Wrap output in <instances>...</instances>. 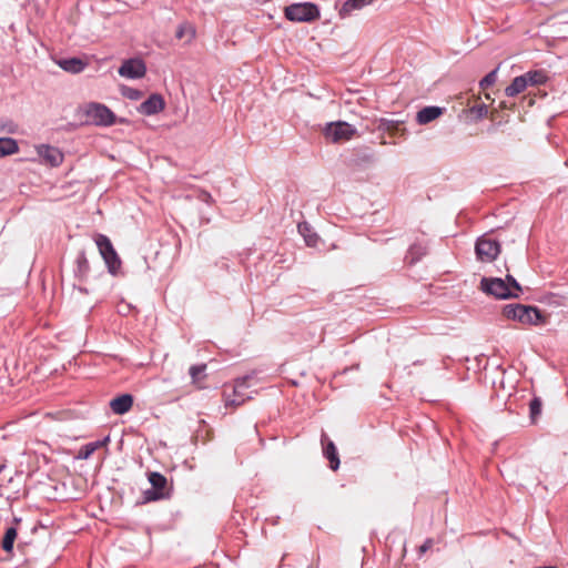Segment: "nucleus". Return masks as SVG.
<instances>
[{"mask_svg":"<svg viewBox=\"0 0 568 568\" xmlns=\"http://www.w3.org/2000/svg\"><path fill=\"white\" fill-rule=\"evenodd\" d=\"M503 315L513 321L527 325H544L547 316L536 306L523 304H508L503 308Z\"/></svg>","mask_w":568,"mask_h":568,"instance_id":"nucleus-1","label":"nucleus"},{"mask_svg":"<svg viewBox=\"0 0 568 568\" xmlns=\"http://www.w3.org/2000/svg\"><path fill=\"white\" fill-rule=\"evenodd\" d=\"M284 18L294 23H312L320 19L321 12L313 2H294L283 10Z\"/></svg>","mask_w":568,"mask_h":568,"instance_id":"nucleus-2","label":"nucleus"},{"mask_svg":"<svg viewBox=\"0 0 568 568\" xmlns=\"http://www.w3.org/2000/svg\"><path fill=\"white\" fill-rule=\"evenodd\" d=\"M255 381V376L253 374L245 375L242 377H239L235 379L234 385L232 386V393L233 397L230 398L229 395H226L227 388L224 389L225 398V406H240L245 400L251 399V393L247 392L250 387L253 386V382Z\"/></svg>","mask_w":568,"mask_h":568,"instance_id":"nucleus-3","label":"nucleus"},{"mask_svg":"<svg viewBox=\"0 0 568 568\" xmlns=\"http://www.w3.org/2000/svg\"><path fill=\"white\" fill-rule=\"evenodd\" d=\"M357 134V130L345 121L326 123L323 129L324 138L332 143L349 141Z\"/></svg>","mask_w":568,"mask_h":568,"instance_id":"nucleus-4","label":"nucleus"},{"mask_svg":"<svg viewBox=\"0 0 568 568\" xmlns=\"http://www.w3.org/2000/svg\"><path fill=\"white\" fill-rule=\"evenodd\" d=\"M95 244L109 268V272L115 274L121 266V260L118 253L115 252L111 241L108 236L103 234H98L95 236Z\"/></svg>","mask_w":568,"mask_h":568,"instance_id":"nucleus-5","label":"nucleus"},{"mask_svg":"<svg viewBox=\"0 0 568 568\" xmlns=\"http://www.w3.org/2000/svg\"><path fill=\"white\" fill-rule=\"evenodd\" d=\"M480 288L484 293L500 300L518 297V294L514 293L508 284L499 277H483Z\"/></svg>","mask_w":568,"mask_h":568,"instance_id":"nucleus-6","label":"nucleus"},{"mask_svg":"<svg viewBox=\"0 0 568 568\" xmlns=\"http://www.w3.org/2000/svg\"><path fill=\"white\" fill-rule=\"evenodd\" d=\"M475 253L480 262H493L500 253V243L483 235L476 241Z\"/></svg>","mask_w":568,"mask_h":568,"instance_id":"nucleus-7","label":"nucleus"},{"mask_svg":"<svg viewBox=\"0 0 568 568\" xmlns=\"http://www.w3.org/2000/svg\"><path fill=\"white\" fill-rule=\"evenodd\" d=\"M87 115L98 125H111L115 120L113 112L105 105L99 103L89 104Z\"/></svg>","mask_w":568,"mask_h":568,"instance_id":"nucleus-8","label":"nucleus"},{"mask_svg":"<svg viewBox=\"0 0 568 568\" xmlns=\"http://www.w3.org/2000/svg\"><path fill=\"white\" fill-rule=\"evenodd\" d=\"M149 481L152 485V489L145 491V499L150 501L163 498L168 484L166 478L162 474L153 471L149 475Z\"/></svg>","mask_w":568,"mask_h":568,"instance_id":"nucleus-9","label":"nucleus"},{"mask_svg":"<svg viewBox=\"0 0 568 568\" xmlns=\"http://www.w3.org/2000/svg\"><path fill=\"white\" fill-rule=\"evenodd\" d=\"M146 67L140 59H129L119 68V74L129 79H140L145 75Z\"/></svg>","mask_w":568,"mask_h":568,"instance_id":"nucleus-10","label":"nucleus"},{"mask_svg":"<svg viewBox=\"0 0 568 568\" xmlns=\"http://www.w3.org/2000/svg\"><path fill=\"white\" fill-rule=\"evenodd\" d=\"M321 444L324 457L329 462V468L336 471L339 468L341 460L337 448L333 440H331L325 432H322Z\"/></svg>","mask_w":568,"mask_h":568,"instance_id":"nucleus-11","label":"nucleus"},{"mask_svg":"<svg viewBox=\"0 0 568 568\" xmlns=\"http://www.w3.org/2000/svg\"><path fill=\"white\" fill-rule=\"evenodd\" d=\"M37 153L42 161L51 166H58L63 161V153L54 146L41 144L37 146Z\"/></svg>","mask_w":568,"mask_h":568,"instance_id":"nucleus-12","label":"nucleus"},{"mask_svg":"<svg viewBox=\"0 0 568 568\" xmlns=\"http://www.w3.org/2000/svg\"><path fill=\"white\" fill-rule=\"evenodd\" d=\"M165 106V102L160 94H151L139 106V112L144 115H153L161 112Z\"/></svg>","mask_w":568,"mask_h":568,"instance_id":"nucleus-13","label":"nucleus"},{"mask_svg":"<svg viewBox=\"0 0 568 568\" xmlns=\"http://www.w3.org/2000/svg\"><path fill=\"white\" fill-rule=\"evenodd\" d=\"M428 253V246L425 242L417 241L413 243L406 253L405 263L409 266L418 263Z\"/></svg>","mask_w":568,"mask_h":568,"instance_id":"nucleus-14","label":"nucleus"},{"mask_svg":"<svg viewBox=\"0 0 568 568\" xmlns=\"http://www.w3.org/2000/svg\"><path fill=\"white\" fill-rule=\"evenodd\" d=\"M133 405V397L130 394H122L110 402V408L116 415L128 413Z\"/></svg>","mask_w":568,"mask_h":568,"instance_id":"nucleus-15","label":"nucleus"},{"mask_svg":"<svg viewBox=\"0 0 568 568\" xmlns=\"http://www.w3.org/2000/svg\"><path fill=\"white\" fill-rule=\"evenodd\" d=\"M444 109L440 106H425L417 112L416 120L419 124H427L443 114Z\"/></svg>","mask_w":568,"mask_h":568,"instance_id":"nucleus-16","label":"nucleus"},{"mask_svg":"<svg viewBox=\"0 0 568 568\" xmlns=\"http://www.w3.org/2000/svg\"><path fill=\"white\" fill-rule=\"evenodd\" d=\"M353 156H354L353 161L357 165L372 164L376 160L375 154L367 146H359V148L354 149Z\"/></svg>","mask_w":568,"mask_h":568,"instance_id":"nucleus-17","label":"nucleus"},{"mask_svg":"<svg viewBox=\"0 0 568 568\" xmlns=\"http://www.w3.org/2000/svg\"><path fill=\"white\" fill-rule=\"evenodd\" d=\"M59 67L70 73H80L87 67V63L79 58L62 59L58 62Z\"/></svg>","mask_w":568,"mask_h":568,"instance_id":"nucleus-18","label":"nucleus"},{"mask_svg":"<svg viewBox=\"0 0 568 568\" xmlns=\"http://www.w3.org/2000/svg\"><path fill=\"white\" fill-rule=\"evenodd\" d=\"M523 75L526 78L528 87L542 85L549 80L547 71L542 69L529 70Z\"/></svg>","mask_w":568,"mask_h":568,"instance_id":"nucleus-19","label":"nucleus"},{"mask_svg":"<svg viewBox=\"0 0 568 568\" xmlns=\"http://www.w3.org/2000/svg\"><path fill=\"white\" fill-rule=\"evenodd\" d=\"M528 87V82L526 78L521 74L511 81V83L506 87L505 94L509 98H514L518 95L519 93L524 92Z\"/></svg>","mask_w":568,"mask_h":568,"instance_id":"nucleus-20","label":"nucleus"},{"mask_svg":"<svg viewBox=\"0 0 568 568\" xmlns=\"http://www.w3.org/2000/svg\"><path fill=\"white\" fill-rule=\"evenodd\" d=\"M373 0H346L339 11L338 14L341 18H345L351 14L353 10H359L365 6L369 4Z\"/></svg>","mask_w":568,"mask_h":568,"instance_id":"nucleus-21","label":"nucleus"},{"mask_svg":"<svg viewBox=\"0 0 568 568\" xmlns=\"http://www.w3.org/2000/svg\"><path fill=\"white\" fill-rule=\"evenodd\" d=\"M19 151L18 143L11 138H0V158L16 154Z\"/></svg>","mask_w":568,"mask_h":568,"instance_id":"nucleus-22","label":"nucleus"},{"mask_svg":"<svg viewBox=\"0 0 568 568\" xmlns=\"http://www.w3.org/2000/svg\"><path fill=\"white\" fill-rule=\"evenodd\" d=\"M205 369H206V365H204V364L203 365H194V366H191V368H190V375L192 378V383L199 388H202L204 386L203 381L206 378Z\"/></svg>","mask_w":568,"mask_h":568,"instance_id":"nucleus-23","label":"nucleus"},{"mask_svg":"<svg viewBox=\"0 0 568 568\" xmlns=\"http://www.w3.org/2000/svg\"><path fill=\"white\" fill-rule=\"evenodd\" d=\"M542 410V400L538 396H534L529 403V418L532 424H536Z\"/></svg>","mask_w":568,"mask_h":568,"instance_id":"nucleus-24","label":"nucleus"},{"mask_svg":"<svg viewBox=\"0 0 568 568\" xmlns=\"http://www.w3.org/2000/svg\"><path fill=\"white\" fill-rule=\"evenodd\" d=\"M16 538H17V529L13 527L8 528L6 530L4 537L2 539L3 550L10 552L13 548Z\"/></svg>","mask_w":568,"mask_h":568,"instance_id":"nucleus-25","label":"nucleus"},{"mask_svg":"<svg viewBox=\"0 0 568 568\" xmlns=\"http://www.w3.org/2000/svg\"><path fill=\"white\" fill-rule=\"evenodd\" d=\"M175 37L180 40L189 42L194 37V29L191 24H181L176 30Z\"/></svg>","mask_w":568,"mask_h":568,"instance_id":"nucleus-26","label":"nucleus"},{"mask_svg":"<svg viewBox=\"0 0 568 568\" xmlns=\"http://www.w3.org/2000/svg\"><path fill=\"white\" fill-rule=\"evenodd\" d=\"M298 231L303 234L307 246L315 247L317 245V242L320 240L318 235L316 233H311L306 225L303 226L302 224H300Z\"/></svg>","mask_w":568,"mask_h":568,"instance_id":"nucleus-27","label":"nucleus"},{"mask_svg":"<svg viewBox=\"0 0 568 568\" xmlns=\"http://www.w3.org/2000/svg\"><path fill=\"white\" fill-rule=\"evenodd\" d=\"M473 120L478 121L487 116L488 108L486 104H476L468 110Z\"/></svg>","mask_w":568,"mask_h":568,"instance_id":"nucleus-28","label":"nucleus"},{"mask_svg":"<svg viewBox=\"0 0 568 568\" xmlns=\"http://www.w3.org/2000/svg\"><path fill=\"white\" fill-rule=\"evenodd\" d=\"M497 71H498V68H496L495 70L490 71L489 73H487L480 81H479V87L481 90H486L488 89L489 87H491L493 84H495L496 80H497Z\"/></svg>","mask_w":568,"mask_h":568,"instance_id":"nucleus-29","label":"nucleus"},{"mask_svg":"<svg viewBox=\"0 0 568 568\" xmlns=\"http://www.w3.org/2000/svg\"><path fill=\"white\" fill-rule=\"evenodd\" d=\"M377 128L378 130L393 132L398 130V122L388 119H379Z\"/></svg>","mask_w":568,"mask_h":568,"instance_id":"nucleus-30","label":"nucleus"},{"mask_svg":"<svg viewBox=\"0 0 568 568\" xmlns=\"http://www.w3.org/2000/svg\"><path fill=\"white\" fill-rule=\"evenodd\" d=\"M0 130L6 133L14 134L18 132V125L10 120L0 121Z\"/></svg>","mask_w":568,"mask_h":568,"instance_id":"nucleus-31","label":"nucleus"},{"mask_svg":"<svg viewBox=\"0 0 568 568\" xmlns=\"http://www.w3.org/2000/svg\"><path fill=\"white\" fill-rule=\"evenodd\" d=\"M505 282H506V284H508V286H509V288H510L511 291H513V290H515V291H516L515 293H517V294H518L519 292H521V286H520V284L516 281V278H515L513 275L508 274V275L506 276V281H505Z\"/></svg>","mask_w":568,"mask_h":568,"instance_id":"nucleus-32","label":"nucleus"},{"mask_svg":"<svg viewBox=\"0 0 568 568\" xmlns=\"http://www.w3.org/2000/svg\"><path fill=\"white\" fill-rule=\"evenodd\" d=\"M123 94L131 100H138L141 97L140 91L130 88L125 89Z\"/></svg>","mask_w":568,"mask_h":568,"instance_id":"nucleus-33","label":"nucleus"},{"mask_svg":"<svg viewBox=\"0 0 568 568\" xmlns=\"http://www.w3.org/2000/svg\"><path fill=\"white\" fill-rule=\"evenodd\" d=\"M433 546V539L432 538H427L423 545L419 546L418 548V552L419 555H423L425 554L427 550H429Z\"/></svg>","mask_w":568,"mask_h":568,"instance_id":"nucleus-34","label":"nucleus"},{"mask_svg":"<svg viewBox=\"0 0 568 568\" xmlns=\"http://www.w3.org/2000/svg\"><path fill=\"white\" fill-rule=\"evenodd\" d=\"M79 264H80V265H85V264H87V260H85L84 255H81V256L79 257Z\"/></svg>","mask_w":568,"mask_h":568,"instance_id":"nucleus-35","label":"nucleus"},{"mask_svg":"<svg viewBox=\"0 0 568 568\" xmlns=\"http://www.w3.org/2000/svg\"><path fill=\"white\" fill-rule=\"evenodd\" d=\"M94 448H95V446L89 447V450L87 452L85 457H88L89 454H91L94 450Z\"/></svg>","mask_w":568,"mask_h":568,"instance_id":"nucleus-36","label":"nucleus"},{"mask_svg":"<svg viewBox=\"0 0 568 568\" xmlns=\"http://www.w3.org/2000/svg\"><path fill=\"white\" fill-rule=\"evenodd\" d=\"M6 468V464L0 462V473Z\"/></svg>","mask_w":568,"mask_h":568,"instance_id":"nucleus-37","label":"nucleus"}]
</instances>
